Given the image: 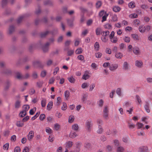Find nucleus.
I'll use <instances>...</instances> for the list:
<instances>
[{"mask_svg":"<svg viewBox=\"0 0 152 152\" xmlns=\"http://www.w3.org/2000/svg\"><path fill=\"white\" fill-rule=\"evenodd\" d=\"M126 107L127 108L126 112L129 114H132L133 111V107L131 106V104L129 102H126L125 103Z\"/></svg>","mask_w":152,"mask_h":152,"instance_id":"nucleus-1","label":"nucleus"},{"mask_svg":"<svg viewBox=\"0 0 152 152\" xmlns=\"http://www.w3.org/2000/svg\"><path fill=\"white\" fill-rule=\"evenodd\" d=\"M109 113V107L106 105L104 107L103 109V117L105 119H107Z\"/></svg>","mask_w":152,"mask_h":152,"instance_id":"nucleus-2","label":"nucleus"},{"mask_svg":"<svg viewBox=\"0 0 152 152\" xmlns=\"http://www.w3.org/2000/svg\"><path fill=\"white\" fill-rule=\"evenodd\" d=\"M135 102L136 104L138 105L141 106L142 101L140 96L138 95H137L135 97Z\"/></svg>","mask_w":152,"mask_h":152,"instance_id":"nucleus-3","label":"nucleus"},{"mask_svg":"<svg viewBox=\"0 0 152 152\" xmlns=\"http://www.w3.org/2000/svg\"><path fill=\"white\" fill-rule=\"evenodd\" d=\"M86 125L87 130L89 132H90L93 126V124L91 121L87 120L86 122Z\"/></svg>","mask_w":152,"mask_h":152,"instance_id":"nucleus-4","label":"nucleus"},{"mask_svg":"<svg viewBox=\"0 0 152 152\" xmlns=\"http://www.w3.org/2000/svg\"><path fill=\"white\" fill-rule=\"evenodd\" d=\"M118 67V64H113L109 66V69L111 71L114 72L117 69Z\"/></svg>","mask_w":152,"mask_h":152,"instance_id":"nucleus-5","label":"nucleus"},{"mask_svg":"<svg viewBox=\"0 0 152 152\" xmlns=\"http://www.w3.org/2000/svg\"><path fill=\"white\" fill-rule=\"evenodd\" d=\"M148 147L146 146H142L140 147L138 149L139 152H147L148 151Z\"/></svg>","mask_w":152,"mask_h":152,"instance_id":"nucleus-6","label":"nucleus"},{"mask_svg":"<svg viewBox=\"0 0 152 152\" xmlns=\"http://www.w3.org/2000/svg\"><path fill=\"white\" fill-rule=\"evenodd\" d=\"M49 45L50 43L49 42H47L42 47V49L44 52H46L48 51Z\"/></svg>","mask_w":152,"mask_h":152,"instance_id":"nucleus-7","label":"nucleus"},{"mask_svg":"<svg viewBox=\"0 0 152 152\" xmlns=\"http://www.w3.org/2000/svg\"><path fill=\"white\" fill-rule=\"evenodd\" d=\"M135 65L139 68H141L142 66L143 62L141 60H137L135 61Z\"/></svg>","mask_w":152,"mask_h":152,"instance_id":"nucleus-8","label":"nucleus"},{"mask_svg":"<svg viewBox=\"0 0 152 152\" xmlns=\"http://www.w3.org/2000/svg\"><path fill=\"white\" fill-rule=\"evenodd\" d=\"M88 74V71H86L84 72V74L82 77V79L85 80H86L88 79L90 77V76Z\"/></svg>","mask_w":152,"mask_h":152,"instance_id":"nucleus-9","label":"nucleus"},{"mask_svg":"<svg viewBox=\"0 0 152 152\" xmlns=\"http://www.w3.org/2000/svg\"><path fill=\"white\" fill-rule=\"evenodd\" d=\"M34 137V132L32 131H31L29 132L28 135V139L29 140H30Z\"/></svg>","mask_w":152,"mask_h":152,"instance_id":"nucleus-10","label":"nucleus"},{"mask_svg":"<svg viewBox=\"0 0 152 152\" xmlns=\"http://www.w3.org/2000/svg\"><path fill=\"white\" fill-rule=\"evenodd\" d=\"M21 102L19 100H17L15 103V109H19L21 106Z\"/></svg>","mask_w":152,"mask_h":152,"instance_id":"nucleus-11","label":"nucleus"},{"mask_svg":"<svg viewBox=\"0 0 152 152\" xmlns=\"http://www.w3.org/2000/svg\"><path fill=\"white\" fill-rule=\"evenodd\" d=\"M73 145L72 142L69 141L67 142L66 143L65 148H71Z\"/></svg>","mask_w":152,"mask_h":152,"instance_id":"nucleus-12","label":"nucleus"},{"mask_svg":"<svg viewBox=\"0 0 152 152\" xmlns=\"http://www.w3.org/2000/svg\"><path fill=\"white\" fill-rule=\"evenodd\" d=\"M123 54L120 52H116L115 53V56L118 59H121L123 57Z\"/></svg>","mask_w":152,"mask_h":152,"instance_id":"nucleus-13","label":"nucleus"},{"mask_svg":"<svg viewBox=\"0 0 152 152\" xmlns=\"http://www.w3.org/2000/svg\"><path fill=\"white\" fill-rule=\"evenodd\" d=\"M134 53L136 55H139L140 54V51L139 48L135 47L134 48Z\"/></svg>","mask_w":152,"mask_h":152,"instance_id":"nucleus-14","label":"nucleus"},{"mask_svg":"<svg viewBox=\"0 0 152 152\" xmlns=\"http://www.w3.org/2000/svg\"><path fill=\"white\" fill-rule=\"evenodd\" d=\"M103 32V31L100 27L97 28L96 30V34L97 35H100L101 34H102Z\"/></svg>","mask_w":152,"mask_h":152,"instance_id":"nucleus-15","label":"nucleus"},{"mask_svg":"<svg viewBox=\"0 0 152 152\" xmlns=\"http://www.w3.org/2000/svg\"><path fill=\"white\" fill-rule=\"evenodd\" d=\"M77 136V134L75 132H71L69 134V137L72 138H74Z\"/></svg>","mask_w":152,"mask_h":152,"instance_id":"nucleus-16","label":"nucleus"},{"mask_svg":"<svg viewBox=\"0 0 152 152\" xmlns=\"http://www.w3.org/2000/svg\"><path fill=\"white\" fill-rule=\"evenodd\" d=\"M144 108L147 113H149L150 112V110L149 108V104L148 102H145V104L144 106Z\"/></svg>","mask_w":152,"mask_h":152,"instance_id":"nucleus-17","label":"nucleus"},{"mask_svg":"<svg viewBox=\"0 0 152 152\" xmlns=\"http://www.w3.org/2000/svg\"><path fill=\"white\" fill-rule=\"evenodd\" d=\"M88 96V95L87 94L83 95L82 98V100L84 103H86V101L87 100Z\"/></svg>","mask_w":152,"mask_h":152,"instance_id":"nucleus-18","label":"nucleus"},{"mask_svg":"<svg viewBox=\"0 0 152 152\" xmlns=\"http://www.w3.org/2000/svg\"><path fill=\"white\" fill-rule=\"evenodd\" d=\"M121 9L120 7L118 6H115L113 8V10L115 12H119Z\"/></svg>","mask_w":152,"mask_h":152,"instance_id":"nucleus-19","label":"nucleus"},{"mask_svg":"<svg viewBox=\"0 0 152 152\" xmlns=\"http://www.w3.org/2000/svg\"><path fill=\"white\" fill-rule=\"evenodd\" d=\"M72 129L76 131H78L79 129V126L77 124H74L72 126Z\"/></svg>","mask_w":152,"mask_h":152,"instance_id":"nucleus-20","label":"nucleus"},{"mask_svg":"<svg viewBox=\"0 0 152 152\" xmlns=\"http://www.w3.org/2000/svg\"><path fill=\"white\" fill-rule=\"evenodd\" d=\"M123 69L126 70H127L129 69V65L127 62L125 61L124 62Z\"/></svg>","mask_w":152,"mask_h":152,"instance_id":"nucleus-21","label":"nucleus"},{"mask_svg":"<svg viewBox=\"0 0 152 152\" xmlns=\"http://www.w3.org/2000/svg\"><path fill=\"white\" fill-rule=\"evenodd\" d=\"M43 84V81L39 80L36 83V86L37 87L40 88L42 87Z\"/></svg>","mask_w":152,"mask_h":152,"instance_id":"nucleus-22","label":"nucleus"},{"mask_svg":"<svg viewBox=\"0 0 152 152\" xmlns=\"http://www.w3.org/2000/svg\"><path fill=\"white\" fill-rule=\"evenodd\" d=\"M68 79L69 81L72 83H74L75 81V79L72 76H71L70 77H68Z\"/></svg>","mask_w":152,"mask_h":152,"instance_id":"nucleus-23","label":"nucleus"},{"mask_svg":"<svg viewBox=\"0 0 152 152\" xmlns=\"http://www.w3.org/2000/svg\"><path fill=\"white\" fill-rule=\"evenodd\" d=\"M75 118L73 115H71L69 117L68 119V122L69 123H72L74 121Z\"/></svg>","mask_w":152,"mask_h":152,"instance_id":"nucleus-24","label":"nucleus"},{"mask_svg":"<svg viewBox=\"0 0 152 152\" xmlns=\"http://www.w3.org/2000/svg\"><path fill=\"white\" fill-rule=\"evenodd\" d=\"M29 109V106L28 105H25L23 106V110L27 112Z\"/></svg>","mask_w":152,"mask_h":152,"instance_id":"nucleus-25","label":"nucleus"},{"mask_svg":"<svg viewBox=\"0 0 152 152\" xmlns=\"http://www.w3.org/2000/svg\"><path fill=\"white\" fill-rule=\"evenodd\" d=\"M103 131V129L102 128L101 125H99L98 126V129L97 130L96 132L98 134H101Z\"/></svg>","mask_w":152,"mask_h":152,"instance_id":"nucleus-26","label":"nucleus"},{"mask_svg":"<svg viewBox=\"0 0 152 152\" xmlns=\"http://www.w3.org/2000/svg\"><path fill=\"white\" fill-rule=\"evenodd\" d=\"M53 105V102H52L51 101L49 102L47 106V109L48 110H50L52 108V107Z\"/></svg>","mask_w":152,"mask_h":152,"instance_id":"nucleus-27","label":"nucleus"},{"mask_svg":"<svg viewBox=\"0 0 152 152\" xmlns=\"http://www.w3.org/2000/svg\"><path fill=\"white\" fill-rule=\"evenodd\" d=\"M128 126L129 129H132L133 127L132 124V119H129L128 121Z\"/></svg>","mask_w":152,"mask_h":152,"instance_id":"nucleus-28","label":"nucleus"},{"mask_svg":"<svg viewBox=\"0 0 152 152\" xmlns=\"http://www.w3.org/2000/svg\"><path fill=\"white\" fill-rule=\"evenodd\" d=\"M140 23V21L139 20L136 19L134 20V25L135 26H137Z\"/></svg>","mask_w":152,"mask_h":152,"instance_id":"nucleus-29","label":"nucleus"},{"mask_svg":"<svg viewBox=\"0 0 152 152\" xmlns=\"http://www.w3.org/2000/svg\"><path fill=\"white\" fill-rule=\"evenodd\" d=\"M108 15L109 14L107 13H105L104 15L102 17V22H103L106 20L107 18Z\"/></svg>","mask_w":152,"mask_h":152,"instance_id":"nucleus-30","label":"nucleus"},{"mask_svg":"<svg viewBox=\"0 0 152 152\" xmlns=\"http://www.w3.org/2000/svg\"><path fill=\"white\" fill-rule=\"evenodd\" d=\"M139 31L141 32H144L145 31V26H140L139 28Z\"/></svg>","mask_w":152,"mask_h":152,"instance_id":"nucleus-31","label":"nucleus"},{"mask_svg":"<svg viewBox=\"0 0 152 152\" xmlns=\"http://www.w3.org/2000/svg\"><path fill=\"white\" fill-rule=\"evenodd\" d=\"M116 93L119 96H121L122 94L121 92V88H118L116 90Z\"/></svg>","mask_w":152,"mask_h":152,"instance_id":"nucleus-32","label":"nucleus"},{"mask_svg":"<svg viewBox=\"0 0 152 152\" xmlns=\"http://www.w3.org/2000/svg\"><path fill=\"white\" fill-rule=\"evenodd\" d=\"M26 114V112L24 111H21L19 114V116L21 117H23Z\"/></svg>","mask_w":152,"mask_h":152,"instance_id":"nucleus-33","label":"nucleus"},{"mask_svg":"<svg viewBox=\"0 0 152 152\" xmlns=\"http://www.w3.org/2000/svg\"><path fill=\"white\" fill-rule=\"evenodd\" d=\"M124 151V148L121 146H119L117 149L116 152H123Z\"/></svg>","mask_w":152,"mask_h":152,"instance_id":"nucleus-34","label":"nucleus"},{"mask_svg":"<svg viewBox=\"0 0 152 152\" xmlns=\"http://www.w3.org/2000/svg\"><path fill=\"white\" fill-rule=\"evenodd\" d=\"M83 52V50L81 48H79L75 51V53L77 54H79Z\"/></svg>","mask_w":152,"mask_h":152,"instance_id":"nucleus-35","label":"nucleus"},{"mask_svg":"<svg viewBox=\"0 0 152 152\" xmlns=\"http://www.w3.org/2000/svg\"><path fill=\"white\" fill-rule=\"evenodd\" d=\"M53 60L51 59H49L47 60L46 62V64L47 66H50L53 63Z\"/></svg>","mask_w":152,"mask_h":152,"instance_id":"nucleus-36","label":"nucleus"},{"mask_svg":"<svg viewBox=\"0 0 152 152\" xmlns=\"http://www.w3.org/2000/svg\"><path fill=\"white\" fill-rule=\"evenodd\" d=\"M14 26H10L9 27V34H12V32L14 31Z\"/></svg>","mask_w":152,"mask_h":152,"instance_id":"nucleus-37","label":"nucleus"},{"mask_svg":"<svg viewBox=\"0 0 152 152\" xmlns=\"http://www.w3.org/2000/svg\"><path fill=\"white\" fill-rule=\"evenodd\" d=\"M16 77L19 79H20L23 78V77L22 76L20 73L17 72L16 73Z\"/></svg>","mask_w":152,"mask_h":152,"instance_id":"nucleus-38","label":"nucleus"},{"mask_svg":"<svg viewBox=\"0 0 152 152\" xmlns=\"http://www.w3.org/2000/svg\"><path fill=\"white\" fill-rule=\"evenodd\" d=\"M94 47L96 50V51H98L99 48V43L97 42H96L94 44Z\"/></svg>","mask_w":152,"mask_h":152,"instance_id":"nucleus-39","label":"nucleus"},{"mask_svg":"<svg viewBox=\"0 0 152 152\" xmlns=\"http://www.w3.org/2000/svg\"><path fill=\"white\" fill-rule=\"evenodd\" d=\"M103 33H102V36L104 37H106L107 35H109L110 32L108 31H103Z\"/></svg>","mask_w":152,"mask_h":152,"instance_id":"nucleus-40","label":"nucleus"},{"mask_svg":"<svg viewBox=\"0 0 152 152\" xmlns=\"http://www.w3.org/2000/svg\"><path fill=\"white\" fill-rule=\"evenodd\" d=\"M23 125L24 124L21 121H18L16 122V125L18 127H22Z\"/></svg>","mask_w":152,"mask_h":152,"instance_id":"nucleus-41","label":"nucleus"},{"mask_svg":"<svg viewBox=\"0 0 152 152\" xmlns=\"http://www.w3.org/2000/svg\"><path fill=\"white\" fill-rule=\"evenodd\" d=\"M40 62L39 61L36 60L34 61L33 62V64L34 66H36L38 65H39L40 64Z\"/></svg>","mask_w":152,"mask_h":152,"instance_id":"nucleus-42","label":"nucleus"},{"mask_svg":"<svg viewBox=\"0 0 152 152\" xmlns=\"http://www.w3.org/2000/svg\"><path fill=\"white\" fill-rule=\"evenodd\" d=\"M70 92L68 91H66L64 92V95L66 99H67L69 96Z\"/></svg>","mask_w":152,"mask_h":152,"instance_id":"nucleus-43","label":"nucleus"},{"mask_svg":"<svg viewBox=\"0 0 152 152\" xmlns=\"http://www.w3.org/2000/svg\"><path fill=\"white\" fill-rule=\"evenodd\" d=\"M111 41L113 43H116L118 41V39L116 37H114L112 38V39H110Z\"/></svg>","mask_w":152,"mask_h":152,"instance_id":"nucleus-44","label":"nucleus"},{"mask_svg":"<svg viewBox=\"0 0 152 152\" xmlns=\"http://www.w3.org/2000/svg\"><path fill=\"white\" fill-rule=\"evenodd\" d=\"M102 3L101 1H98L96 4V7L97 8H99L102 5Z\"/></svg>","mask_w":152,"mask_h":152,"instance_id":"nucleus-45","label":"nucleus"},{"mask_svg":"<svg viewBox=\"0 0 152 152\" xmlns=\"http://www.w3.org/2000/svg\"><path fill=\"white\" fill-rule=\"evenodd\" d=\"M46 100L44 99L41 101V105L42 107H44L46 105Z\"/></svg>","mask_w":152,"mask_h":152,"instance_id":"nucleus-46","label":"nucleus"},{"mask_svg":"<svg viewBox=\"0 0 152 152\" xmlns=\"http://www.w3.org/2000/svg\"><path fill=\"white\" fill-rule=\"evenodd\" d=\"M88 83H84L82 84L81 87L82 88L84 89L88 87Z\"/></svg>","mask_w":152,"mask_h":152,"instance_id":"nucleus-47","label":"nucleus"},{"mask_svg":"<svg viewBox=\"0 0 152 152\" xmlns=\"http://www.w3.org/2000/svg\"><path fill=\"white\" fill-rule=\"evenodd\" d=\"M60 125L58 124H56L54 125V129L55 130L57 131L60 128Z\"/></svg>","mask_w":152,"mask_h":152,"instance_id":"nucleus-48","label":"nucleus"},{"mask_svg":"<svg viewBox=\"0 0 152 152\" xmlns=\"http://www.w3.org/2000/svg\"><path fill=\"white\" fill-rule=\"evenodd\" d=\"M67 107L66 104L64 102L63 103V106L61 107V110H65L66 109Z\"/></svg>","mask_w":152,"mask_h":152,"instance_id":"nucleus-49","label":"nucleus"},{"mask_svg":"<svg viewBox=\"0 0 152 152\" xmlns=\"http://www.w3.org/2000/svg\"><path fill=\"white\" fill-rule=\"evenodd\" d=\"M112 19L113 21H116L118 20V17L116 15H113Z\"/></svg>","mask_w":152,"mask_h":152,"instance_id":"nucleus-50","label":"nucleus"},{"mask_svg":"<svg viewBox=\"0 0 152 152\" xmlns=\"http://www.w3.org/2000/svg\"><path fill=\"white\" fill-rule=\"evenodd\" d=\"M9 146V144L8 143H7L5 144L3 146V149L4 150H7L8 149Z\"/></svg>","mask_w":152,"mask_h":152,"instance_id":"nucleus-51","label":"nucleus"},{"mask_svg":"<svg viewBox=\"0 0 152 152\" xmlns=\"http://www.w3.org/2000/svg\"><path fill=\"white\" fill-rule=\"evenodd\" d=\"M49 33V31H46L45 32H44L42 33H41V37H45L46 35H47Z\"/></svg>","mask_w":152,"mask_h":152,"instance_id":"nucleus-52","label":"nucleus"},{"mask_svg":"<svg viewBox=\"0 0 152 152\" xmlns=\"http://www.w3.org/2000/svg\"><path fill=\"white\" fill-rule=\"evenodd\" d=\"M104 102L103 100L101 99H100L98 102V104L99 106L102 107L103 105Z\"/></svg>","mask_w":152,"mask_h":152,"instance_id":"nucleus-53","label":"nucleus"},{"mask_svg":"<svg viewBox=\"0 0 152 152\" xmlns=\"http://www.w3.org/2000/svg\"><path fill=\"white\" fill-rule=\"evenodd\" d=\"M145 31H148L152 28V26L149 25H146L145 26Z\"/></svg>","mask_w":152,"mask_h":152,"instance_id":"nucleus-54","label":"nucleus"},{"mask_svg":"<svg viewBox=\"0 0 152 152\" xmlns=\"http://www.w3.org/2000/svg\"><path fill=\"white\" fill-rule=\"evenodd\" d=\"M95 87V84L94 83L91 84L90 86L89 91H92Z\"/></svg>","mask_w":152,"mask_h":152,"instance_id":"nucleus-55","label":"nucleus"},{"mask_svg":"<svg viewBox=\"0 0 152 152\" xmlns=\"http://www.w3.org/2000/svg\"><path fill=\"white\" fill-rule=\"evenodd\" d=\"M81 143L79 141H78L76 142L75 144V148H80V147L81 145Z\"/></svg>","mask_w":152,"mask_h":152,"instance_id":"nucleus-56","label":"nucleus"},{"mask_svg":"<svg viewBox=\"0 0 152 152\" xmlns=\"http://www.w3.org/2000/svg\"><path fill=\"white\" fill-rule=\"evenodd\" d=\"M39 114V112H38L37 113L35 114V115L31 118V120H35L38 116Z\"/></svg>","mask_w":152,"mask_h":152,"instance_id":"nucleus-57","label":"nucleus"},{"mask_svg":"<svg viewBox=\"0 0 152 152\" xmlns=\"http://www.w3.org/2000/svg\"><path fill=\"white\" fill-rule=\"evenodd\" d=\"M104 27L105 28L110 29L112 28V26L109 24H107L104 26Z\"/></svg>","mask_w":152,"mask_h":152,"instance_id":"nucleus-58","label":"nucleus"},{"mask_svg":"<svg viewBox=\"0 0 152 152\" xmlns=\"http://www.w3.org/2000/svg\"><path fill=\"white\" fill-rule=\"evenodd\" d=\"M101 40L102 41L104 42H107V41L108 40V38H107L106 37H104L102 36L101 37Z\"/></svg>","mask_w":152,"mask_h":152,"instance_id":"nucleus-59","label":"nucleus"},{"mask_svg":"<svg viewBox=\"0 0 152 152\" xmlns=\"http://www.w3.org/2000/svg\"><path fill=\"white\" fill-rule=\"evenodd\" d=\"M119 47L120 49L122 50L125 48L126 45L123 43H121L119 45Z\"/></svg>","mask_w":152,"mask_h":152,"instance_id":"nucleus-60","label":"nucleus"},{"mask_svg":"<svg viewBox=\"0 0 152 152\" xmlns=\"http://www.w3.org/2000/svg\"><path fill=\"white\" fill-rule=\"evenodd\" d=\"M45 118V115L44 114H41L39 116V119L42 121Z\"/></svg>","mask_w":152,"mask_h":152,"instance_id":"nucleus-61","label":"nucleus"},{"mask_svg":"<svg viewBox=\"0 0 152 152\" xmlns=\"http://www.w3.org/2000/svg\"><path fill=\"white\" fill-rule=\"evenodd\" d=\"M137 126L138 129H140L142 128L143 126V124L141 123H138L137 124Z\"/></svg>","mask_w":152,"mask_h":152,"instance_id":"nucleus-62","label":"nucleus"},{"mask_svg":"<svg viewBox=\"0 0 152 152\" xmlns=\"http://www.w3.org/2000/svg\"><path fill=\"white\" fill-rule=\"evenodd\" d=\"M58 33V29L57 28H55L51 32V34L53 35H55L56 34Z\"/></svg>","mask_w":152,"mask_h":152,"instance_id":"nucleus-63","label":"nucleus"},{"mask_svg":"<svg viewBox=\"0 0 152 152\" xmlns=\"http://www.w3.org/2000/svg\"><path fill=\"white\" fill-rule=\"evenodd\" d=\"M95 56L96 58H99L102 56V53L100 52H98L95 53Z\"/></svg>","mask_w":152,"mask_h":152,"instance_id":"nucleus-64","label":"nucleus"}]
</instances>
